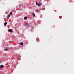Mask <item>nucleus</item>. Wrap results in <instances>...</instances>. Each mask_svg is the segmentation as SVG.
Returning <instances> with one entry per match:
<instances>
[{
	"label": "nucleus",
	"mask_w": 74,
	"mask_h": 74,
	"mask_svg": "<svg viewBox=\"0 0 74 74\" xmlns=\"http://www.w3.org/2000/svg\"><path fill=\"white\" fill-rule=\"evenodd\" d=\"M8 31L9 32H12V29H8Z\"/></svg>",
	"instance_id": "obj_1"
},
{
	"label": "nucleus",
	"mask_w": 74,
	"mask_h": 74,
	"mask_svg": "<svg viewBox=\"0 0 74 74\" xmlns=\"http://www.w3.org/2000/svg\"><path fill=\"white\" fill-rule=\"evenodd\" d=\"M4 67V65H1L0 66V68H3Z\"/></svg>",
	"instance_id": "obj_2"
},
{
	"label": "nucleus",
	"mask_w": 74,
	"mask_h": 74,
	"mask_svg": "<svg viewBox=\"0 0 74 74\" xmlns=\"http://www.w3.org/2000/svg\"><path fill=\"white\" fill-rule=\"evenodd\" d=\"M42 4V3H40L38 4V6H39V7H40V6H41Z\"/></svg>",
	"instance_id": "obj_3"
},
{
	"label": "nucleus",
	"mask_w": 74,
	"mask_h": 74,
	"mask_svg": "<svg viewBox=\"0 0 74 74\" xmlns=\"http://www.w3.org/2000/svg\"><path fill=\"white\" fill-rule=\"evenodd\" d=\"M28 18L27 17H24V19L25 20H27V19Z\"/></svg>",
	"instance_id": "obj_4"
},
{
	"label": "nucleus",
	"mask_w": 74,
	"mask_h": 74,
	"mask_svg": "<svg viewBox=\"0 0 74 74\" xmlns=\"http://www.w3.org/2000/svg\"><path fill=\"white\" fill-rule=\"evenodd\" d=\"M8 48L7 47L5 49H4V51H8Z\"/></svg>",
	"instance_id": "obj_5"
},
{
	"label": "nucleus",
	"mask_w": 74,
	"mask_h": 74,
	"mask_svg": "<svg viewBox=\"0 0 74 74\" xmlns=\"http://www.w3.org/2000/svg\"><path fill=\"white\" fill-rule=\"evenodd\" d=\"M7 22L5 23H4L5 26H6V25H7Z\"/></svg>",
	"instance_id": "obj_6"
},
{
	"label": "nucleus",
	"mask_w": 74,
	"mask_h": 74,
	"mask_svg": "<svg viewBox=\"0 0 74 74\" xmlns=\"http://www.w3.org/2000/svg\"><path fill=\"white\" fill-rule=\"evenodd\" d=\"M10 17V15L9 14L7 17L8 19H9V17Z\"/></svg>",
	"instance_id": "obj_7"
},
{
	"label": "nucleus",
	"mask_w": 74,
	"mask_h": 74,
	"mask_svg": "<svg viewBox=\"0 0 74 74\" xmlns=\"http://www.w3.org/2000/svg\"><path fill=\"white\" fill-rule=\"evenodd\" d=\"M32 15H33V17H35V14H34V13H33L32 14Z\"/></svg>",
	"instance_id": "obj_8"
},
{
	"label": "nucleus",
	"mask_w": 74,
	"mask_h": 74,
	"mask_svg": "<svg viewBox=\"0 0 74 74\" xmlns=\"http://www.w3.org/2000/svg\"><path fill=\"white\" fill-rule=\"evenodd\" d=\"M20 44V45H22L23 44V42H21Z\"/></svg>",
	"instance_id": "obj_9"
},
{
	"label": "nucleus",
	"mask_w": 74,
	"mask_h": 74,
	"mask_svg": "<svg viewBox=\"0 0 74 74\" xmlns=\"http://www.w3.org/2000/svg\"><path fill=\"white\" fill-rule=\"evenodd\" d=\"M10 15H11V16L12 15V12H10Z\"/></svg>",
	"instance_id": "obj_10"
},
{
	"label": "nucleus",
	"mask_w": 74,
	"mask_h": 74,
	"mask_svg": "<svg viewBox=\"0 0 74 74\" xmlns=\"http://www.w3.org/2000/svg\"><path fill=\"white\" fill-rule=\"evenodd\" d=\"M36 5H38V3H37V2L36 1Z\"/></svg>",
	"instance_id": "obj_11"
},
{
	"label": "nucleus",
	"mask_w": 74,
	"mask_h": 74,
	"mask_svg": "<svg viewBox=\"0 0 74 74\" xmlns=\"http://www.w3.org/2000/svg\"><path fill=\"white\" fill-rule=\"evenodd\" d=\"M36 40L37 41H38V40H39V38L36 39Z\"/></svg>",
	"instance_id": "obj_12"
},
{
	"label": "nucleus",
	"mask_w": 74,
	"mask_h": 74,
	"mask_svg": "<svg viewBox=\"0 0 74 74\" xmlns=\"http://www.w3.org/2000/svg\"><path fill=\"white\" fill-rule=\"evenodd\" d=\"M28 24L27 23H25V26H26V25H27Z\"/></svg>",
	"instance_id": "obj_13"
},
{
	"label": "nucleus",
	"mask_w": 74,
	"mask_h": 74,
	"mask_svg": "<svg viewBox=\"0 0 74 74\" xmlns=\"http://www.w3.org/2000/svg\"><path fill=\"white\" fill-rule=\"evenodd\" d=\"M38 9H37V10H36V11H37V12H38Z\"/></svg>",
	"instance_id": "obj_14"
},
{
	"label": "nucleus",
	"mask_w": 74,
	"mask_h": 74,
	"mask_svg": "<svg viewBox=\"0 0 74 74\" xmlns=\"http://www.w3.org/2000/svg\"><path fill=\"white\" fill-rule=\"evenodd\" d=\"M28 26H30V25H28Z\"/></svg>",
	"instance_id": "obj_15"
},
{
	"label": "nucleus",
	"mask_w": 74,
	"mask_h": 74,
	"mask_svg": "<svg viewBox=\"0 0 74 74\" xmlns=\"http://www.w3.org/2000/svg\"><path fill=\"white\" fill-rule=\"evenodd\" d=\"M20 5V6H21V5Z\"/></svg>",
	"instance_id": "obj_16"
}]
</instances>
